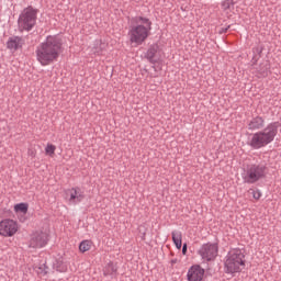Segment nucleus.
I'll return each instance as SVG.
<instances>
[{
  "instance_id": "obj_15",
  "label": "nucleus",
  "mask_w": 281,
  "mask_h": 281,
  "mask_svg": "<svg viewBox=\"0 0 281 281\" xmlns=\"http://www.w3.org/2000/svg\"><path fill=\"white\" fill-rule=\"evenodd\" d=\"M70 196V203H80L82 199H85V195L82 194V191L80 189H71L69 191Z\"/></svg>"
},
{
  "instance_id": "obj_19",
  "label": "nucleus",
  "mask_w": 281,
  "mask_h": 281,
  "mask_svg": "<svg viewBox=\"0 0 281 281\" xmlns=\"http://www.w3.org/2000/svg\"><path fill=\"white\" fill-rule=\"evenodd\" d=\"M34 270L38 276H47V266H45V263L41 266H35Z\"/></svg>"
},
{
  "instance_id": "obj_9",
  "label": "nucleus",
  "mask_w": 281,
  "mask_h": 281,
  "mask_svg": "<svg viewBox=\"0 0 281 281\" xmlns=\"http://www.w3.org/2000/svg\"><path fill=\"white\" fill-rule=\"evenodd\" d=\"M265 177V167L260 165H252L245 173L244 181L246 183H256Z\"/></svg>"
},
{
  "instance_id": "obj_21",
  "label": "nucleus",
  "mask_w": 281,
  "mask_h": 281,
  "mask_svg": "<svg viewBox=\"0 0 281 281\" xmlns=\"http://www.w3.org/2000/svg\"><path fill=\"white\" fill-rule=\"evenodd\" d=\"M250 192H251L255 201H260V198L262 196V192H260V190H251L250 189Z\"/></svg>"
},
{
  "instance_id": "obj_2",
  "label": "nucleus",
  "mask_w": 281,
  "mask_h": 281,
  "mask_svg": "<svg viewBox=\"0 0 281 281\" xmlns=\"http://www.w3.org/2000/svg\"><path fill=\"white\" fill-rule=\"evenodd\" d=\"M151 30L153 22L148 18H138L136 25L128 31L130 43L135 45V47H139L150 36Z\"/></svg>"
},
{
  "instance_id": "obj_10",
  "label": "nucleus",
  "mask_w": 281,
  "mask_h": 281,
  "mask_svg": "<svg viewBox=\"0 0 281 281\" xmlns=\"http://www.w3.org/2000/svg\"><path fill=\"white\" fill-rule=\"evenodd\" d=\"M146 58L153 65H157V63H161L164 60V52L159 47V44H153L147 53Z\"/></svg>"
},
{
  "instance_id": "obj_23",
  "label": "nucleus",
  "mask_w": 281,
  "mask_h": 281,
  "mask_svg": "<svg viewBox=\"0 0 281 281\" xmlns=\"http://www.w3.org/2000/svg\"><path fill=\"white\" fill-rule=\"evenodd\" d=\"M188 254V244H183L182 246V255L186 256Z\"/></svg>"
},
{
  "instance_id": "obj_8",
  "label": "nucleus",
  "mask_w": 281,
  "mask_h": 281,
  "mask_svg": "<svg viewBox=\"0 0 281 281\" xmlns=\"http://www.w3.org/2000/svg\"><path fill=\"white\" fill-rule=\"evenodd\" d=\"M49 243V232L38 231L31 236L29 247L31 249H43Z\"/></svg>"
},
{
  "instance_id": "obj_6",
  "label": "nucleus",
  "mask_w": 281,
  "mask_h": 281,
  "mask_svg": "<svg viewBox=\"0 0 281 281\" xmlns=\"http://www.w3.org/2000/svg\"><path fill=\"white\" fill-rule=\"evenodd\" d=\"M198 254L204 262H212V260H216L218 256V244L206 243L200 247Z\"/></svg>"
},
{
  "instance_id": "obj_18",
  "label": "nucleus",
  "mask_w": 281,
  "mask_h": 281,
  "mask_svg": "<svg viewBox=\"0 0 281 281\" xmlns=\"http://www.w3.org/2000/svg\"><path fill=\"white\" fill-rule=\"evenodd\" d=\"M29 205L26 203H19L14 205L15 214H27Z\"/></svg>"
},
{
  "instance_id": "obj_24",
  "label": "nucleus",
  "mask_w": 281,
  "mask_h": 281,
  "mask_svg": "<svg viewBox=\"0 0 281 281\" xmlns=\"http://www.w3.org/2000/svg\"><path fill=\"white\" fill-rule=\"evenodd\" d=\"M177 262H179V259H177V258L170 260V265L172 267H175V265H177Z\"/></svg>"
},
{
  "instance_id": "obj_5",
  "label": "nucleus",
  "mask_w": 281,
  "mask_h": 281,
  "mask_svg": "<svg viewBox=\"0 0 281 281\" xmlns=\"http://www.w3.org/2000/svg\"><path fill=\"white\" fill-rule=\"evenodd\" d=\"M20 32H30L36 25V11L32 8H26L20 14L18 20Z\"/></svg>"
},
{
  "instance_id": "obj_7",
  "label": "nucleus",
  "mask_w": 281,
  "mask_h": 281,
  "mask_svg": "<svg viewBox=\"0 0 281 281\" xmlns=\"http://www.w3.org/2000/svg\"><path fill=\"white\" fill-rule=\"evenodd\" d=\"M19 232V223L12 218H4L0 221V236L4 238H12Z\"/></svg>"
},
{
  "instance_id": "obj_20",
  "label": "nucleus",
  "mask_w": 281,
  "mask_h": 281,
  "mask_svg": "<svg viewBox=\"0 0 281 281\" xmlns=\"http://www.w3.org/2000/svg\"><path fill=\"white\" fill-rule=\"evenodd\" d=\"M45 153H46V155H49V157H54V155L56 153V146L52 145V144H47L46 148H45Z\"/></svg>"
},
{
  "instance_id": "obj_14",
  "label": "nucleus",
  "mask_w": 281,
  "mask_h": 281,
  "mask_svg": "<svg viewBox=\"0 0 281 281\" xmlns=\"http://www.w3.org/2000/svg\"><path fill=\"white\" fill-rule=\"evenodd\" d=\"M263 126H265V119L260 116L252 119L248 124L249 131H259V128H262Z\"/></svg>"
},
{
  "instance_id": "obj_13",
  "label": "nucleus",
  "mask_w": 281,
  "mask_h": 281,
  "mask_svg": "<svg viewBox=\"0 0 281 281\" xmlns=\"http://www.w3.org/2000/svg\"><path fill=\"white\" fill-rule=\"evenodd\" d=\"M171 238L177 249L183 247V234L180 231H172Z\"/></svg>"
},
{
  "instance_id": "obj_17",
  "label": "nucleus",
  "mask_w": 281,
  "mask_h": 281,
  "mask_svg": "<svg viewBox=\"0 0 281 281\" xmlns=\"http://www.w3.org/2000/svg\"><path fill=\"white\" fill-rule=\"evenodd\" d=\"M91 247H93V241H91L89 239L82 240L79 244V251L81 254H87V251H90Z\"/></svg>"
},
{
  "instance_id": "obj_16",
  "label": "nucleus",
  "mask_w": 281,
  "mask_h": 281,
  "mask_svg": "<svg viewBox=\"0 0 281 281\" xmlns=\"http://www.w3.org/2000/svg\"><path fill=\"white\" fill-rule=\"evenodd\" d=\"M91 53L94 54V56H100L102 52H104V43L102 41L97 40L92 46L90 47Z\"/></svg>"
},
{
  "instance_id": "obj_1",
  "label": "nucleus",
  "mask_w": 281,
  "mask_h": 281,
  "mask_svg": "<svg viewBox=\"0 0 281 281\" xmlns=\"http://www.w3.org/2000/svg\"><path fill=\"white\" fill-rule=\"evenodd\" d=\"M63 53V40L58 35L47 36L36 49V59L42 67L56 63Z\"/></svg>"
},
{
  "instance_id": "obj_3",
  "label": "nucleus",
  "mask_w": 281,
  "mask_h": 281,
  "mask_svg": "<svg viewBox=\"0 0 281 281\" xmlns=\"http://www.w3.org/2000/svg\"><path fill=\"white\" fill-rule=\"evenodd\" d=\"M245 252L238 248L231 249L224 258V270L226 273H240L245 269Z\"/></svg>"
},
{
  "instance_id": "obj_12",
  "label": "nucleus",
  "mask_w": 281,
  "mask_h": 281,
  "mask_svg": "<svg viewBox=\"0 0 281 281\" xmlns=\"http://www.w3.org/2000/svg\"><path fill=\"white\" fill-rule=\"evenodd\" d=\"M7 47L11 52H16L18 49H21V47H23V38L19 36L10 37L7 42Z\"/></svg>"
},
{
  "instance_id": "obj_22",
  "label": "nucleus",
  "mask_w": 281,
  "mask_h": 281,
  "mask_svg": "<svg viewBox=\"0 0 281 281\" xmlns=\"http://www.w3.org/2000/svg\"><path fill=\"white\" fill-rule=\"evenodd\" d=\"M56 269H57V271H59L60 273H65V271H67V267H65V266H57L56 267Z\"/></svg>"
},
{
  "instance_id": "obj_11",
  "label": "nucleus",
  "mask_w": 281,
  "mask_h": 281,
  "mask_svg": "<svg viewBox=\"0 0 281 281\" xmlns=\"http://www.w3.org/2000/svg\"><path fill=\"white\" fill-rule=\"evenodd\" d=\"M203 278H205V269L201 266L193 265L189 268L187 272L188 281H203Z\"/></svg>"
},
{
  "instance_id": "obj_4",
  "label": "nucleus",
  "mask_w": 281,
  "mask_h": 281,
  "mask_svg": "<svg viewBox=\"0 0 281 281\" xmlns=\"http://www.w3.org/2000/svg\"><path fill=\"white\" fill-rule=\"evenodd\" d=\"M276 135H278V123H271L263 131L252 134L249 146L256 150L263 148L276 139Z\"/></svg>"
}]
</instances>
